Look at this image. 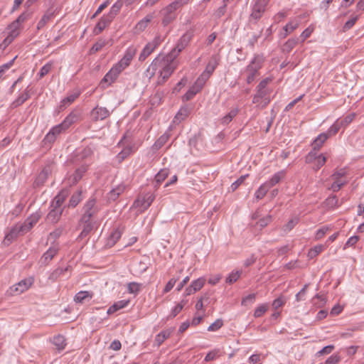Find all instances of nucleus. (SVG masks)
I'll return each instance as SVG.
<instances>
[{"label":"nucleus","mask_w":364,"mask_h":364,"mask_svg":"<svg viewBox=\"0 0 364 364\" xmlns=\"http://www.w3.org/2000/svg\"><path fill=\"white\" fill-rule=\"evenodd\" d=\"M299 38H289L282 46V50L285 53H289L299 43Z\"/></svg>","instance_id":"nucleus-38"},{"label":"nucleus","mask_w":364,"mask_h":364,"mask_svg":"<svg viewBox=\"0 0 364 364\" xmlns=\"http://www.w3.org/2000/svg\"><path fill=\"white\" fill-rule=\"evenodd\" d=\"M69 267L70 266H68L65 268H57L50 274L48 279L53 282H55L60 276L64 275V274L68 271Z\"/></svg>","instance_id":"nucleus-35"},{"label":"nucleus","mask_w":364,"mask_h":364,"mask_svg":"<svg viewBox=\"0 0 364 364\" xmlns=\"http://www.w3.org/2000/svg\"><path fill=\"white\" fill-rule=\"evenodd\" d=\"M269 0H256L254 4L252 12L249 17V21H255L257 22L261 18L264 12L265 11L266 6H267Z\"/></svg>","instance_id":"nucleus-5"},{"label":"nucleus","mask_w":364,"mask_h":364,"mask_svg":"<svg viewBox=\"0 0 364 364\" xmlns=\"http://www.w3.org/2000/svg\"><path fill=\"white\" fill-rule=\"evenodd\" d=\"M54 16V11H47L43 16L41 19L38 21L37 25L38 30L43 28L45 25Z\"/></svg>","instance_id":"nucleus-34"},{"label":"nucleus","mask_w":364,"mask_h":364,"mask_svg":"<svg viewBox=\"0 0 364 364\" xmlns=\"http://www.w3.org/2000/svg\"><path fill=\"white\" fill-rule=\"evenodd\" d=\"M28 17L26 13H22L13 23L9 26V29H13L16 31H19L20 25L23 23Z\"/></svg>","instance_id":"nucleus-29"},{"label":"nucleus","mask_w":364,"mask_h":364,"mask_svg":"<svg viewBox=\"0 0 364 364\" xmlns=\"http://www.w3.org/2000/svg\"><path fill=\"white\" fill-rule=\"evenodd\" d=\"M159 62V56L156 57L151 63L149 67L146 69V70L144 73L145 76L149 78V80L151 79L157 70L158 68V63Z\"/></svg>","instance_id":"nucleus-27"},{"label":"nucleus","mask_w":364,"mask_h":364,"mask_svg":"<svg viewBox=\"0 0 364 364\" xmlns=\"http://www.w3.org/2000/svg\"><path fill=\"white\" fill-rule=\"evenodd\" d=\"M98 212L96 206L95 198L89 199L82 208V215L80 218L82 222H86L87 220H92V218Z\"/></svg>","instance_id":"nucleus-4"},{"label":"nucleus","mask_w":364,"mask_h":364,"mask_svg":"<svg viewBox=\"0 0 364 364\" xmlns=\"http://www.w3.org/2000/svg\"><path fill=\"white\" fill-rule=\"evenodd\" d=\"M205 279L203 278H198L194 281L192 282L191 285L193 287L194 289L196 291L200 290L205 284Z\"/></svg>","instance_id":"nucleus-61"},{"label":"nucleus","mask_w":364,"mask_h":364,"mask_svg":"<svg viewBox=\"0 0 364 364\" xmlns=\"http://www.w3.org/2000/svg\"><path fill=\"white\" fill-rule=\"evenodd\" d=\"M188 116V110L186 108L181 109L176 114L174 120L181 122L183 120Z\"/></svg>","instance_id":"nucleus-59"},{"label":"nucleus","mask_w":364,"mask_h":364,"mask_svg":"<svg viewBox=\"0 0 364 364\" xmlns=\"http://www.w3.org/2000/svg\"><path fill=\"white\" fill-rule=\"evenodd\" d=\"M257 92L252 99L254 104H257L258 106H261V108L265 107L271 101L269 95L271 93L270 90H260L256 88Z\"/></svg>","instance_id":"nucleus-7"},{"label":"nucleus","mask_w":364,"mask_h":364,"mask_svg":"<svg viewBox=\"0 0 364 364\" xmlns=\"http://www.w3.org/2000/svg\"><path fill=\"white\" fill-rule=\"evenodd\" d=\"M125 186L123 185L118 186L115 188H113L109 193V198L113 200H115L122 193L124 192Z\"/></svg>","instance_id":"nucleus-44"},{"label":"nucleus","mask_w":364,"mask_h":364,"mask_svg":"<svg viewBox=\"0 0 364 364\" xmlns=\"http://www.w3.org/2000/svg\"><path fill=\"white\" fill-rule=\"evenodd\" d=\"M136 53V48L134 46L129 47L123 56V58L115 65H117L121 70H124L127 66L129 65L131 61Z\"/></svg>","instance_id":"nucleus-9"},{"label":"nucleus","mask_w":364,"mask_h":364,"mask_svg":"<svg viewBox=\"0 0 364 364\" xmlns=\"http://www.w3.org/2000/svg\"><path fill=\"white\" fill-rule=\"evenodd\" d=\"M325 249V245H318L311 248L308 252V257L310 259H313L316 257L319 253H321Z\"/></svg>","instance_id":"nucleus-46"},{"label":"nucleus","mask_w":364,"mask_h":364,"mask_svg":"<svg viewBox=\"0 0 364 364\" xmlns=\"http://www.w3.org/2000/svg\"><path fill=\"white\" fill-rule=\"evenodd\" d=\"M301 23V18L296 17L293 20L290 21L284 27V31H287V33H292L294 30H296Z\"/></svg>","instance_id":"nucleus-33"},{"label":"nucleus","mask_w":364,"mask_h":364,"mask_svg":"<svg viewBox=\"0 0 364 364\" xmlns=\"http://www.w3.org/2000/svg\"><path fill=\"white\" fill-rule=\"evenodd\" d=\"M223 326V321L220 318L217 319L208 328L209 331H216L219 330Z\"/></svg>","instance_id":"nucleus-55"},{"label":"nucleus","mask_w":364,"mask_h":364,"mask_svg":"<svg viewBox=\"0 0 364 364\" xmlns=\"http://www.w3.org/2000/svg\"><path fill=\"white\" fill-rule=\"evenodd\" d=\"M93 295L94 294L92 291H80L75 294L74 301L76 303L84 304L90 301L92 299Z\"/></svg>","instance_id":"nucleus-20"},{"label":"nucleus","mask_w":364,"mask_h":364,"mask_svg":"<svg viewBox=\"0 0 364 364\" xmlns=\"http://www.w3.org/2000/svg\"><path fill=\"white\" fill-rule=\"evenodd\" d=\"M284 176H285V171H279V172L276 173L275 174H274V176L268 181L265 182V183L269 188H271L276 184L279 183L280 182V181L282 178H284Z\"/></svg>","instance_id":"nucleus-28"},{"label":"nucleus","mask_w":364,"mask_h":364,"mask_svg":"<svg viewBox=\"0 0 364 364\" xmlns=\"http://www.w3.org/2000/svg\"><path fill=\"white\" fill-rule=\"evenodd\" d=\"M122 71L123 70H121L119 67H117V65H114L101 80L100 82V87L102 89L107 88L109 85H112V83H113L117 80L119 75Z\"/></svg>","instance_id":"nucleus-6"},{"label":"nucleus","mask_w":364,"mask_h":364,"mask_svg":"<svg viewBox=\"0 0 364 364\" xmlns=\"http://www.w3.org/2000/svg\"><path fill=\"white\" fill-rule=\"evenodd\" d=\"M18 235H21L20 230H18V226L16 225L11 230L7 233L4 239V244L6 246H9L11 242L16 239Z\"/></svg>","instance_id":"nucleus-22"},{"label":"nucleus","mask_w":364,"mask_h":364,"mask_svg":"<svg viewBox=\"0 0 364 364\" xmlns=\"http://www.w3.org/2000/svg\"><path fill=\"white\" fill-rule=\"evenodd\" d=\"M154 18V13L147 14L142 20L139 21L135 26L137 31H143L148 26L149 23Z\"/></svg>","instance_id":"nucleus-23"},{"label":"nucleus","mask_w":364,"mask_h":364,"mask_svg":"<svg viewBox=\"0 0 364 364\" xmlns=\"http://www.w3.org/2000/svg\"><path fill=\"white\" fill-rule=\"evenodd\" d=\"M53 343L58 350H62L66 346L65 338L61 335L55 336L53 338Z\"/></svg>","instance_id":"nucleus-36"},{"label":"nucleus","mask_w":364,"mask_h":364,"mask_svg":"<svg viewBox=\"0 0 364 364\" xmlns=\"http://www.w3.org/2000/svg\"><path fill=\"white\" fill-rule=\"evenodd\" d=\"M27 87L11 104L12 108L18 107L30 98L29 91Z\"/></svg>","instance_id":"nucleus-25"},{"label":"nucleus","mask_w":364,"mask_h":364,"mask_svg":"<svg viewBox=\"0 0 364 364\" xmlns=\"http://www.w3.org/2000/svg\"><path fill=\"white\" fill-rule=\"evenodd\" d=\"M176 18V14H170L164 12V16L162 18V24L164 26H168Z\"/></svg>","instance_id":"nucleus-56"},{"label":"nucleus","mask_w":364,"mask_h":364,"mask_svg":"<svg viewBox=\"0 0 364 364\" xmlns=\"http://www.w3.org/2000/svg\"><path fill=\"white\" fill-rule=\"evenodd\" d=\"M81 113L80 111L75 109L72 111L62 122L64 124V127L67 129L74 123H76L80 120Z\"/></svg>","instance_id":"nucleus-14"},{"label":"nucleus","mask_w":364,"mask_h":364,"mask_svg":"<svg viewBox=\"0 0 364 364\" xmlns=\"http://www.w3.org/2000/svg\"><path fill=\"white\" fill-rule=\"evenodd\" d=\"M52 66L53 64L51 63H48L43 65L39 72L40 78H42L46 75L51 70Z\"/></svg>","instance_id":"nucleus-60"},{"label":"nucleus","mask_w":364,"mask_h":364,"mask_svg":"<svg viewBox=\"0 0 364 364\" xmlns=\"http://www.w3.org/2000/svg\"><path fill=\"white\" fill-rule=\"evenodd\" d=\"M38 215H32L31 217L28 218L23 223L17 225L21 235H24L28 232L38 223Z\"/></svg>","instance_id":"nucleus-11"},{"label":"nucleus","mask_w":364,"mask_h":364,"mask_svg":"<svg viewBox=\"0 0 364 364\" xmlns=\"http://www.w3.org/2000/svg\"><path fill=\"white\" fill-rule=\"evenodd\" d=\"M155 196L153 193H147L143 196H139L133 204V207L141 208V211L146 210L153 203Z\"/></svg>","instance_id":"nucleus-8"},{"label":"nucleus","mask_w":364,"mask_h":364,"mask_svg":"<svg viewBox=\"0 0 364 364\" xmlns=\"http://www.w3.org/2000/svg\"><path fill=\"white\" fill-rule=\"evenodd\" d=\"M269 188L266 185V183H263L259 186V188L255 192V197L257 200H260L264 197L269 191Z\"/></svg>","instance_id":"nucleus-48"},{"label":"nucleus","mask_w":364,"mask_h":364,"mask_svg":"<svg viewBox=\"0 0 364 364\" xmlns=\"http://www.w3.org/2000/svg\"><path fill=\"white\" fill-rule=\"evenodd\" d=\"M242 271H235L231 272L226 278V283L232 284L235 282L240 277Z\"/></svg>","instance_id":"nucleus-51"},{"label":"nucleus","mask_w":364,"mask_h":364,"mask_svg":"<svg viewBox=\"0 0 364 364\" xmlns=\"http://www.w3.org/2000/svg\"><path fill=\"white\" fill-rule=\"evenodd\" d=\"M328 134L326 133L320 134L312 143L313 149L314 150H319L323 143L327 140Z\"/></svg>","instance_id":"nucleus-32"},{"label":"nucleus","mask_w":364,"mask_h":364,"mask_svg":"<svg viewBox=\"0 0 364 364\" xmlns=\"http://www.w3.org/2000/svg\"><path fill=\"white\" fill-rule=\"evenodd\" d=\"M112 21L107 15L101 17L95 27L94 28L93 33L95 35L100 34L110 23Z\"/></svg>","instance_id":"nucleus-19"},{"label":"nucleus","mask_w":364,"mask_h":364,"mask_svg":"<svg viewBox=\"0 0 364 364\" xmlns=\"http://www.w3.org/2000/svg\"><path fill=\"white\" fill-rule=\"evenodd\" d=\"M218 65V57L216 55L212 56L206 65L205 70L201 73V75L208 80L217 68Z\"/></svg>","instance_id":"nucleus-13"},{"label":"nucleus","mask_w":364,"mask_h":364,"mask_svg":"<svg viewBox=\"0 0 364 364\" xmlns=\"http://www.w3.org/2000/svg\"><path fill=\"white\" fill-rule=\"evenodd\" d=\"M248 176V174L241 176L237 180H236L234 183H232L230 188L232 191H235L237 189V188L244 183L246 178Z\"/></svg>","instance_id":"nucleus-57"},{"label":"nucleus","mask_w":364,"mask_h":364,"mask_svg":"<svg viewBox=\"0 0 364 364\" xmlns=\"http://www.w3.org/2000/svg\"><path fill=\"white\" fill-rule=\"evenodd\" d=\"M109 116V110L105 107H95L91 112V117L94 121L103 120Z\"/></svg>","instance_id":"nucleus-17"},{"label":"nucleus","mask_w":364,"mask_h":364,"mask_svg":"<svg viewBox=\"0 0 364 364\" xmlns=\"http://www.w3.org/2000/svg\"><path fill=\"white\" fill-rule=\"evenodd\" d=\"M123 5V1L122 0H117L111 7V9L107 16L113 21L117 14L119 12L122 6Z\"/></svg>","instance_id":"nucleus-30"},{"label":"nucleus","mask_w":364,"mask_h":364,"mask_svg":"<svg viewBox=\"0 0 364 364\" xmlns=\"http://www.w3.org/2000/svg\"><path fill=\"white\" fill-rule=\"evenodd\" d=\"M64 208H55L50 206V210L46 216V220L49 223L55 224L60 220Z\"/></svg>","instance_id":"nucleus-15"},{"label":"nucleus","mask_w":364,"mask_h":364,"mask_svg":"<svg viewBox=\"0 0 364 364\" xmlns=\"http://www.w3.org/2000/svg\"><path fill=\"white\" fill-rule=\"evenodd\" d=\"M81 195V191H77L74 193L69 200L68 206L72 208L76 207L82 200Z\"/></svg>","instance_id":"nucleus-41"},{"label":"nucleus","mask_w":364,"mask_h":364,"mask_svg":"<svg viewBox=\"0 0 364 364\" xmlns=\"http://www.w3.org/2000/svg\"><path fill=\"white\" fill-rule=\"evenodd\" d=\"M177 65L178 64L175 62V60H169L168 54L162 58L159 56L158 67L161 68V70L158 77L157 85H163L176 69Z\"/></svg>","instance_id":"nucleus-1"},{"label":"nucleus","mask_w":364,"mask_h":364,"mask_svg":"<svg viewBox=\"0 0 364 364\" xmlns=\"http://www.w3.org/2000/svg\"><path fill=\"white\" fill-rule=\"evenodd\" d=\"M264 59L261 55H255L250 63L247 65L246 71L247 73V82L252 83L256 76L258 75V70L262 68Z\"/></svg>","instance_id":"nucleus-2"},{"label":"nucleus","mask_w":364,"mask_h":364,"mask_svg":"<svg viewBox=\"0 0 364 364\" xmlns=\"http://www.w3.org/2000/svg\"><path fill=\"white\" fill-rule=\"evenodd\" d=\"M52 172V166L48 164L43 167L41 173L36 177L34 181V186L36 187L41 186L46 181L48 177Z\"/></svg>","instance_id":"nucleus-12"},{"label":"nucleus","mask_w":364,"mask_h":364,"mask_svg":"<svg viewBox=\"0 0 364 364\" xmlns=\"http://www.w3.org/2000/svg\"><path fill=\"white\" fill-rule=\"evenodd\" d=\"M341 124H340L339 122H335L329 129L327 131V132H325L326 134H328V138L333 136V135H335L336 133H338V132L339 131V129H341Z\"/></svg>","instance_id":"nucleus-52"},{"label":"nucleus","mask_w":364,"mask_h":364,"mask_svg":"<svg viewBox=\"0 0 364 364\" xmlns=\"http://www.w3.org/2000/svg\"><path fill=\"white\" fill-rule=\"evenodd\" d=\"M121 236H122V232L118 229L114 230L113 232H112V233L110 234V235L108 238V245H114L119 240V239L121 237Z\"/></svg>","instance_id":"nucleus-47"},{"label":"nucleus","mask_w":364,"mask_h":364,"mask_svg":"<svg viewBox=\"0 0 364 364\" xmlns=\"http://www.w3.org/2000/svg\"><path fill=\"white\" fill-rule=\"evenodd\" d=\"M179 8L180 6H178L174 1H173L164 9V12L170 14H176L175 11Z\"/></svg>","instance_id":"nucleus-63"},{"label":"nucleus","mask_w":364,"mask_h":364,"mask_svg":"<svg viewBox=\"0 0 364 364\" xmlns=\"http://www.w3.org/2000/svg\"><path fill=\"white\" fill-rule=\"evenodd\" d=\"M168 171L166 169L161 170L155 176L156 181L158 183L163 182L168 176Z\"/></svg>","instance_id":"nucleus-54"},{"label":"nucleus","mask_w":364,"mask_h":364,"mask_svg":"<svg viewBox=\"0 0 364 364\" xmlns=\"http://www.w3.org/2000/svg\"><path fill=\"white\" fill-rule=\"evenodd\" d=\"M169 138L170 134L168 132L164 133L154 142L151 147L152 150L156 151L160 149L167 142Z\"/></svg>","instance_id":"nucleus-26"},{"label":"nucleus","mask_w":364,"mask_h":364,"mask_svg":"<svg viewBox=\"0 0 364 364\" xmlns=\"http://www.w3.org/2000/svg\"><path fill=\"white\" fill-rule=\"evenodd\" d=\"M95 223L93 220H89L86 222H82L81 219L79 221V226L82 228V231L78 236V239L82 240L87 237L94 228Z\"/></svg>","instance_id":"nucleus-16"},{"label":"nucleus","mask_w":364,"mask_h":364,"mask_svg":"<svg viewBox=\"0 0 364 364\" xmlns=\"http://www.w3.org/2000/svg\"><path fill=\"white\" fill-rule=\"evenodd\" d=\"M67 128L64 127V124L63 123H60L55 127H53L50 132H53V134L57 136L58 134L62 133L63 132L65 131Z\"/></svg>","instance_id":"nucleus-62"},{"label":"nucleus","mask_w":364,"mask_h":364,"mask_svg":"<svg viewBox=\"0 0 364 364\" xmlns=\"http://www.w3.org/2000/svg\"><path fill=\"white\" fill-rule=\"evenodd\" d=\"M80 95V93L75 92L73 93L68 97H65L60 102V105L59 106V110L63 111L67 108L70 104H72Z\"/></svg>","instance_id":"nucleus-24"},{"label":"nucleus","mask_w":364,"mask_h":364,"mask_svg":"<svg viewBox=\"0 0 364 364\" xmlns=\"http://www.w3.org/2000/svg\"><path fill=\"white\" fill-rule=\"evenodd\" d=\"M129 300H121V301H118L115 302L112 306H111L108 309L107 314H114L117 311L122 309L124 308L125 306H127V304H129Z\"/></svg>","instance_id":"nucleus-31"},{"label":"nucleus","mask_w":364,"mask_h":364,"mask_svg":"<svg viewBox=\"0 0 364 364\" xmlns=\"http://www.w3.org/2000/svg\"><path fill=\"white\" fill-rule=\"evenodd\" d=\"M68 191L65 190L61 191L51 201L50 205L55 208H62L61 205L65 202L66 198L68 197Z\"/></svg>","instance_id":"nucleus-21"},{"label":"nucleus","mask_w":364,"mask_h":364,"mask_svg":"<svg viewBox=\"0 0 364 364\" xmlns=\"http://www.w3.org/2000/svg\"><path fill=\"white\" fill-rule=\"evenodd\" d=\"M33 283L32 278L24 279L10 287L11 294H20L28 290Z\"/></svg>","instance_id":"nucleus-10"},{"label":"nucleus","mask_w":364,"mask_h":364,"mask_svg":"<svg viewBox=\"0 0 364 364\" xmlns=\"http://www.w3.org/2000/svg\"><path fill=\"white\" fill-rule=\"evenodd\" d=\"M186 303H187V301L182 300L179 304H178L174 307V309L172 310L169 317L174 318L175 316H176L181 311V310L183 309L184 306L186 304Z\"/></svg>","instance_id":"nucleus-49"},{"label":"nucleus","mask_w":364,"mask_h":364,"mask_svg":"<svg viewBox=\"0 0 364 364\" xmlns=\"http://www.w3.org/2000/svg\"><path fill=\"white\" fill-rule=\"evenodd\" d=\"M268 309L267 304H262L256 308L254 312V316L255 318L261 317Z\"/></svg>","instance_id":"nucleus-53"},{"label":"nucleus","mask_w":364,"mask_h":364,"mask_svg":"<svg viewBox=\"0 0 364 364\" xmlns=\"http://www.w3.org/2000/svg\"><path fill=\"white\" fill-rule=\"evenodd\" d=\"M171 335V332L168 330L163 331L158 333L154 340V343H156L157 347H159L165 340H166Z\"/></svg>","instance_id":"nucleus-37"},{"label":"nucleus","mask_w":364,"mask_h":364,"mask_svg":"<svg viewBox=\"0 0 364 364\" xmlns=\"http://www.w3.org/2000/svg\"><path fill=\"white\" fill-rule=\"evenodd\" d=\"M198 92L192 88V87H190V89L186 92V94L183 96V101H189L191 99L193 98V97L197 94Z\"/></svg>","instance_id":"nucleus-64"},{"label":"nucleus","mask_w":364,"mask_h":364,"mask_svg":"<svg viewBox=\"0 0 364 364\" xmlns=\"http://www.w3.org/2000/svg\"><path fill=\"white\" fill-rule=\"evenodd\" d=\"M331 230V228L327 225L323 226L319 228L315 235V240H319L324 237L327 232Z\"/></svg>","instance_id":"nucleus-50"},{"label":"nucleus","mask_w":364,"mask_h":364,"mask_svg":"<svg viewBox=\"0 0 364 364\" xmlns=\"http://www.w3.org/2000/svg\"><path fill=\"white\" fill-rule=\"evenodd\" d=\"M151 45L148 43L144 49L142 50L141 53L139 55V61H144L146 58L154 50Z\"/></svg>","instance_id":"nucleus-45"},{"label":"nucleus","mask_w":364,"mask_h":364,"mask_svg":"<svg viewBox=\"0 0 364 364\" xmlns=\"http://www.w3.org/2000/svg\"><path fill=\"white\" fill-rule=\"evenodd\" d=\"M208 79L202 76L201 75L197 78L195 83L191 86L193 90H195L197 92H199L204 85L207 82Z\"/></svg>","instance_id":"nucleus-43"},{"label":"nucleus","mask_w":364,"mask_h":364,"mask_svg":"<svg viewBox=\"0 0 364 364\" xmlns=\"http://www.w3.org/2000/svg\"><path fill=\"white\" fill-rule=\"evenodd\" d=\"M59 250L58 245L51 246L42 256L41 259V263L44 264H48L50 261L56 255Z\"/></svg>","instance_id":"nucleus-18"},{"label":"nucleus","mask_w":364,"mask_h":364,"mask_svg":"<svg viewBox=\"0 0 364 364\" xmlns=\"http://www.w3.org/2000/svg\"><path fill=\"white\" fill-rule=\"evenodd\" d=\"M239 109L233 108L225 116H224L221 119V123L223 124H228L232 119L238 114Z\"/></svg>","instance_id":"nucleus-40"},{"label":"nucleus","mask_w":364,"mask_h":364,"mask_svg":"<svg viewBox=\"0 0 364 364\" xmlns=\"http://www.w3.org/2000/svg\"><path fill=\"white\" fill-rule=\"evenodd\" d=\"M87 169V167L85 165H82L80 167L77 168L73 175V183H76L78 182L82 178Z\"/></svg>","instance_id":"nucleus-39"},{"label":"nucleus","mask_w":364,"mask_h":364,"mask_svg":"<svg viewBox=\"0 0 364 364\" xmlns=\"http://www.w3.org/2000/svg\"><path fill=\"white\" fill-rule=\"evenodd\" d=\"M193 37V33L187 31L178 41L176 46L168 53L169 60H175L181 51L186 48Z\"/></svg>","instance_id":"nucleus-3"},{"label":"nucleus","mask_w":364,"mask_h":364,"mask_svg":"<svg viewBox=\"0 0 364 364\" xmlns=\"http://www.w3.org/2000/svg\"><path fill=\"white\" fill-rule=\"evenodd\" d=\"M20 31H16L13 29H10V32L8 36L4 40L2 44L4 48L8 46L18 35Z\"/></svg>","instance_id":"nucleus-42"},{"label":"nucleus","mask_w":364,"mask_h":364,"mask_svg":"<svg viewBox=\"0 0 364 364\" xmlns=\"http://www.w3.org/2000/svg\"><path fill=\"white\" fill-rule=\"evenodd\" d=\"M256 298L255 294H250L247 295V296L244 297L242 300V306H248L250 304H252L255 302Z\"/></svg>","instance_id":"nucleus-58"}]
</instances>
